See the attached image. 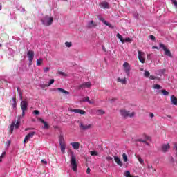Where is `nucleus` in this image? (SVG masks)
Listing matches in <instances>:
<instances>
[{"mask_svg":"<svg viewBox=\"0 0 177 177\" xmlns=\"http://www.w3.org/2000/svg\"><path fill=\"white\" fill-rule=\"evenodd\" d=\"M41 21L43 26H45L46 27H48L49 26H52V24L53 23V17L46 15L41 19Z\"/></svg>","mask_w":177,"mask_h":177,"instance_id":"f257e3e1","label":"nucleus"},{"mask_svg":"<svg viewBox=\"0 0 177 177\" xmlns=\"http://www.w3.org/2000/svg\"><path fill=\"white\" fill-rule=\"evenodd\" d=\"M78 166L77 165V158L74 156V153L71 152V168L74 172H77Z\"/></svg>","mask_w":177,"mask_h":177,"instance_id":"f03ea898","label":"nucleus"},{"mask_svg":"<svg viewBox=\"0 0 177 177\" xmlns=\"http://www.w3.org/2000/svg\"><path fill=\"white\" fill-rule=\"evenodd\" d=\"M28 107V102L26 100H22L21 102V109L22 110V117L26 115V111H27V109Z\"/></svg>","mask_w":177,"mask_h":177,"instance_id":"7ed1b4c3","label":"nucleus"},{"mask_svg":"<svg viewBox=\"0 0 177 177\" xmlns=\"http://www.w3.org/2000/svg\"><path fill=\"white\" fill-rule=\"evenodd\" d=\"M123 68L126 75H127V77H129V75H131V64L125 62L123 64Z\"/></svg>","mask_w":177,"mask_h":177,"instance_id":"20e7f679","label":"nucleus"},{"mask_svg":"<svg viewBox=\"0 0 177 177\" xmlns=\"http://www.w3.org/2000/svg\"><path fill=\"white\" fill-rule=\"evenodd\" d=\"M120 114L122 117H124V118L127 117H130V118H132L133 115H135V112H130L126 110H121Z\"/></svg>","mask_w":177,"mask_h":177,"instance_id":"39448f33","label":"nucleus"},{"mask_svg":"<svg viewBox=\"0 0 177 177\" xmlns=\"http://www.w3.org/2000/svg\"><path fill=\"white\" fill-rule=\"evenodd\" d=\"M92 87V82H86L78 86V89H89Z\"/></svg>","mask_w":177,"mask_h":177,"instance_id":"423d86ee","label":"nucleus"},{"mask_svg":"<svg viewBox=\"0 0 177 177\" xmlns=\"http://www.w3.org/2000/svg\"><path fill=\"white\" fill-rule=\"evenodd\" d=\"M138 59L140 60V63H145L146 60V57H145V52H142L140 50L138 51Z\"/></svg>","mask_w":177,"mask_h":177,"instance_id":"0eeeda50","label":"nucleus"},{"mask_svg":"<svg viewBox=\"0 0 177 177\" xmlns=\"http://www.w3.org/2000/svg\"><path fill=\"white\" fill-rule=\"evenodd\" d=\"M28 59L29 60V64H32V60H34V51L30 50L27 53Z\"/></svg>","mask_w":177,"mask_h":177,"instance_id":"6e6552de","label":"nucleus"},{"mask_svg":"<svg viewBox=\"0 0 177 177\" xmlns=\"http://www.w3.org/2000/svg\"><path fill=\"white\" fill-rule=\"evenodd\" d=\"M15 128L17 129L19 128V127H20V121H17V123L15 122H12L10 127V132L11 133H13V129H15Z\"/></svg>","mask_w":177,"mask_h":177,"instance_id":"1a4fd4ad","label":"nucleus"},{"mask_svg":"<svg viewBox=\"0 0 177 177\" xmlns=\"http://www.w3.org/2000/svg\"><path fill=\"white\" fill-rule=\"evenodd\" d=\"M34 135H35V131H32V132L29 133L28 135H26L24 140V143H27V142H28V140L32 139V138H34Z\"/></svg>","mask_w":177,"mask_h":177,"instance_id":"9d476101","label":"nucleus"},{"mask_svg":"<svg viewBox=\"0 0 177 177\" xmlns=\"http://www.w3.org/2000/svg\"><path fill=\"white\" fill-rule=\"evenodd\" d=\"M159 46L160 48H162L165 52V55H166V56H169L171 57V51L169 50H168L165 46L162 44H159Z\"/></svg>","mask_w":177,"mask_h":177,"instance_id":"9b49d317","label":"nucleus"},{"mask_svg":"<svg viewBox=\"0 0 177 177\" xmlns=\"http://www.w3.org/2000/svg\"><path fill=\"white\" fill-rule=\"evenodd\" d=\"M71 113H75L76 114L84 115L86 113L85 111L80 109H70Z\"/></svg>","mask_w":177,"mask_h":177,"instance_id":"f8f14e48","label":"nucleus"},{"mask_svg":"<svg viewBox=\"0 0 177 177\" xmlns=\"http://www.w3.org/2000/svg\"><path fill=\"white\" fill-rule=\"evenodd\" d=\"M100 6H101L102 9H110V5L107 1H102V3H100Z\"/></svg>","mask_w":177,"mask_h":177,"instance_id":"ddd939ff","label":"nucleus"},{"mask_svg":"<svg viewBox=\"0 0 177 177\" xmlns=\"http://www.w3.org/2000/svg\"><path fill=\"white\" fill-rule=\"evenodd\" d=\"M96 26H97V24H96V22L93 21H89L87 23V28H93L95 27H96Z\"/></svg>","mask_w":177,"mask_h":177,"instance_id":"4468645a","label":"nucleus"},{"mask_svg":"<svg viewBox=\"0 0 177 177\" xmlns=\"http://www.w3.org/2000/svg\"><path fill=\"white\" fill-rule=\"evenodd\" d=\"M91 127H92V124H84V123L80 124V128L83 131H86L87 129H90Z\"/></svg>","mask_w":177,"mask_h":177,"instance_id":"2eb2a0df","label":"nucleus"},{"mask_svg":"<svg viewBox=\"0 0 177 177\" xmlns=\"http://www.w3.org/2000/svg\"><path fill=\"white\" fill-rule=\"evenodd\" d=\"M39 120L40 122H41L44 125L43 127V129H49V124H48V123L45 120H44V119L39 118Z\"/></svg>","mask_w":177,"mask_h":177,"instance_id":"dca6fc26","label":"nucleus"},{"mask_svg":"<svg viewBox=\"0 0 177 177\" xmlns=\"http://www.w3.org/2000/svg\"><path fill=\"white\" fill-rule=\"evenodd\" d=\"M70 145L74 150H78L80 149V142H71Z\"/></svg>","mask_w":177,"mask_h":177,"instance_id":"f3484780","label":"nucleus"},{"mask_svg":"<svg viewBox=\"0 0 177 177\" xmlns=\"http://www.w3.org/2000/svg\"><path fill=\"white\" fill-rule=\"evenodd\" d=\"M171 147V146L169 145V144H164L162 146V151L164 153H166V151H168L169 149Z\"/></svg>","mask_w":177,"mask_h":177,"instance_id":"a211bd4d","label":"nucleus"},{"mask_svg":"<svg viewBox=\"0 0 177 177\" xmlns=\"http://www.w3.org/2000/svg\"><path fill=\"white\" fill-rule=\"evenodd\" d=\"M114 160L116 164H118V165H119L120 167H122V162L121 161V159H120L118 156H115Z\"/></svg>","mask_w":177,"mask_h":177,"instance_id":"6ab92c4d","label":"nucleus"},{"mask_svg":"<svg viewBox=\"0 0 177 177\" xmlns=\"http://www.w3.org/2000/svg\"><path fill=\"white\" fill-rule=\"evenodd\" d=\"M53 84H55V79H51V80H50L48 84H46V85H45V84H41V88H46V86H50V85H52Z\"/></svg>","mask_w":177,"mask_h":177,"instance_id":"aec40b11","label":"nucleus"},{"mask_svg":"<svg viewBox=\"0 0 177 177\" xmlns=\"http://www.w3.org/2000/svg\"><path fill=\"white\" fill-rule=\"evenodd\" d=\"M170 100L174 106H177V98L175 97V95H171L170 97Z\"/></svg>","mask_w":177,"mask_h":177,"instance_id":"412c9836","label":"nucleus"},{"mask_svg":"<svg viewBox=\"0 0 177 177\" xmlns=\"http://www.w3.org/2000/svg\"><path fill=\"white\" fill-rule=\"evenodd\" d=\"M55 91H58V92H60L61 93H65V95H70V92L62 88H57Z\"/></svg>","mask_w":177,"mask_h":177,"instance_id":"4be33fe9","label":"nucleus"},{"mask_svg":"<svg viewBox=\"0 0 177 177\" xmlns=\"http://www.w3.org/2000/svg\"><path fill=\"white\" fill-rule=\"evenodd\" d=\"M60 148H61V151L63 154H64V153H66V143H60L59 144Z\"/></svg>","mask_w":177,"mask_h":177,"instance_id":"5701e85b","label":"nucleus"},{"mask_svg":"<svg viewBox=\"0 0 177 177\" xmlns=\"http://www.w3.org/2000/svg\"><path fill=\"white\" fill-rule=\"evenodd\" d=\"M118 82H121L122 85H125L127 84V78L124 77L123 79H121L120 77H118L117 79Z\"/></svg>","mask_w":177,"mask_h":177,"instance_id":"b1692460","label":"nucleus"},{"mask_svg":"<svg viewBox=\"0 0 177 177\" xmlns=\"http://www.w3.org/2000/svg\"><path fill=\"white\" fill-rule=\"evenodd\" d=\"M17 9L19 10V12H21V13H24L26 12V9L20 5L17 6Z\"/></svg>","mask_w":177,"mask_h":177,"instance_id":"393cba45","label":"nucleus"},{"mask_svg":"<svg viewBox=\"0 0 177 177\" xmlns=\"http://www.w3.org/2000/svg\"><path fill=\"white\" fill-rule=\"evenodd\" d=\"M17 91L18 92V95L19 96L20 100H23V92H21V90L20 89V87H17Z\"/></svg>","mask_w":177,"mask_h":177,"instance_id":"a878e982","label":"nucleus"},{"mask_svg":"<svg viewBox=\"0 0 177 177\" xmlns=\"http://www.w3.org/2000/svg\"><path fill=\"white\" fill-rule=\"evenodd\" d=\"M100 19L102 20V23H104V24H105V26H108L111 28H113V26H111V24L107 22V21L104 20L102 17V19L100 18Z\"/></svg>","mask_w":177,"mask_h":177,"instance_id":"bb28decb","label":"nucleus"},{"mask_svg":"<svg viewBox=\"0 0 177 177\" xmlns=\"http://www.w3.org/2000/svg\"><path fill=\"white\" fill-rule=\"evenodd\" d=\"M164 73H165V69H160L156 71L157 75H160V77L164 75Z\"/></svg>","mask_w":177,"mask_h":177,"instance_id":"cd10ccee","label":"nucleus"},{"mask_svg":"<svg viewBox=\"0 0 177 177\" xmlns=\"http://www.w3.org/2000/svg\"><path fill=\"white\" fill-rule=\"evenodd\" d=\"M117 38H118L120 39V41L122 43V44H125V41H124V38L122 37V35H121L120 33H118L116 35Z\"/></svg>","mask_w":177,"mask_h":177,"instance_id":"c85d7f7f","label":"nucleus"},{"mask_svg":"<svg viewBox=\"0 0 177 177\" xmlns=\"http://www.w3.org/2000/svg\"><path fill=\"white\" fill-rule=\"evenodd\" d=\"M37 66H41V64H42V63H44V59L42 58H39L37 59Z\"/></svg>","mask_w":177,"mask_h":177,"instance_id":"c756f323","label":"nucleus"},{"mask_svg":"<svg viewBox=\"0 0 177 177\" xmlns=\"http://www.w3.org/2000/svg\"><path fill=\"white\" fill-rule=\"evenodd\" d=\"M96 114L97 115H103V114H104V111L102 109H98L96 111Z\"/></svg>","mask_w":177,"mask_h":177,"instance_id":"7c9ffc66","label":"nucleus"},{"mask_svg":"<svg viewBox=\"0 0 177 177\" xmlns=\"http://www.w3.org/2000/svg\"><path fill=\"white\" fill-rule=\"evenodd\" d=\"M153 89H158V90L162 89V86H161V85L160 84H155L153 85Z\"/></svg>","mask_w":177,"mask_h":177,"instance_id":"2f4dec72","label":"nucleus"},{"mask_svg":"<svg viewBox=\"0 0 177 177\" xmlns=\"http://www.w3.org/2000/svg\"><path fill=\"white\" fill-rule=\"evenodd\" d=\"M160 92L162 93L164 96H168L169 95V92L167 91V90H161Z\"/></svg>","mask_w":177,"mask_h":177,"instance_id":"473e14b6","label":"nucleus"},{"mask_svg":"<svg viewBox=\"0 0 177 177\" xmlns=\"http://www.w3.org/2000/svg\"><path fill=\"white\" fill-rule=\"evenodd\" d=\"M122 158L124 162H128V156H127V153H123Z\"/></svg>","mask_w":177,"mask_h":177,"instance_id":"72a5a7b5","label":"nucleus"},{"mask_svg":"<svg viewBox=\"0 0 177 177\" xmlns=\"http://www.w3.org/2000/svg\"><path fill=\"white\" fill-rule=\"evenodd\" d=\"M91 156H99V153L96 151H90Z\"/></svg>","mask_w":177,"mask_h":177,"instance_id":"f704fd0d","label":"nucleus"},{"mask_svg":"<svg viewBox=\"0 0 177 177\" xmlns=\"http://www.w3.org/2000/svg\"><path fill=\"white\" fill-rule=\"evenodd\" d=\"M5 156H6V152H3L0 156V162H2L3 158H5Z\"/></svg>","mask_w":177,"mask_h":177,"instance_id":"c9c22d12","label":"nucleus"},{"mask_svg":"<svg viewBox=\"0 0 177 177\" xmlns=\"http://www.w3.org/2000/svg\"><path fill=\"white\" fill-rule=\"evenodd\" d=\"M10 19H11V20H15V19H16V14H15V13H12V14H10Z\"/></svg>","mask_w":177,"mask_h":177,"instance_id":"e433bc0d","label":"nucleus"},{"mask_svg":"<svg viewBox=\"0 0 177 177\" xmlns=\"http://www.w3.org/2000/svg\"><path fill=\"white\" fill-rule=\"evenodd\" d=\"M137 158H138L139 162L141 163L142 165H143V164L145 163V160H143V159H142V158H140V156H138Z\"/></svg>","mask_w":177,"mask_h":177,"instance_id":"4c0bfd02","label":"nucleus"},{"mask_svg":"<svg viewBox=\"0 0 177 177\" xmlns=\"http://www.w3.org/2000/svg\"><path fill=\"white\" fill-rule=\"evenodd\" d=\"M144 75L146 78H147V77H150V73L147 71H145Z\"/></svg>","mask_w":177,"mask_h":177,"instance_id":"58836bf2","label":"nucleus"},{"mask_svg":"<svg viewBox=\"0 0 177 177\" xmlns=\"http://www.w3.org/2000/svg\"><path fill=\"white\" fill-rule=\"evenodd\" d=\"M124 42H129V44H131V42H132V39L129 38V37H127L126 39H124Z\"/></svg>","mask_w":177,"mask_h":177,"instance_id":"ea45409f","label":"nucleus"},{"mask_svg":"<svg viewBox=\"0 0 177 177\" xmlns=\"http://www.w3.org/2000/svg\"><path fill=\"white\" fill-rule=\"evenodd\" d=\"M65 45H66V48H71V46L73 44H71V42L66 41V42H65Z\"/></svg>","mask_w":177,"mask_h":177,"instance_id":"a19ab883","label":"nucleus"},{"mask_svg":"<svg viewBox=\"0 0 177 177\" xmlns=\"http://www.w3.org/2000/svg\"><path fill=\"white\" fill-rule=\"evenodd\" d=\"M124 176H125V177H131V172H129V171H127L124 173Z\"/></svg>","mask_w":177,"mask_h":177,"instance_id":"79ce46f5","label":"nucleus"},{"mask_svg":"<svg viewBox=\"0 0 177 177\" xmlns=\"http://www.w3.org/2000/svg\"><path fill=\"white\" fill-rule=\"evenodd\" d=\"M12 102H13L12 107H13L14 109H16V98H15V97H13V98H12Z\"/></svg>","mask_w":177,"mask_h":177,"instance_id":"37998d69","label":"nucleus"},{"mask_svg":"<svg viewBox=\"0 0 177 177\" xmlns=\"http://www.w3.org/2000/svg\"><path fill=\"white\" fill-rule=\"evenodd\" d=\"M61 143H64V138H63V136H59V145Z\"/></svg>","mask_w":177,"mask_h":177,"instance_id":"c03bdc74","label":"nucleus"},{"mask_svg":"<svg viewBox=\"0 0 177 177\" xmlns=\"http://www.w3.org/2000/svg\"><path fill=\"white\" fill-rule=\"evenodd\" d=\"M58 74L59 75H62L63 77H66L67 75L64 72L58 71Z\"/></svg>","mask_w":177,"mask_h":177,"instance_id":"a18cd8bd","label":"nucleus"},{"mask_svg":"<svg viewBox=\"0 0 177 177\" xmlns=\"http://www.w3.org/2000/svg\"><path fill=\"white\" fill-rule=\"evenodd\" d=\"M49 70H50V68H49V67H46V68H44V73L49 72Z\"/></svg>","mask_w":177,"mask_h":177,"instance_id":"49530a36","label":"nucleus"},{"mask_svg":"<svg viewBox=\"0 0 177 177\" xmlns=\"http://www.w3.org/2000/svg\"><path fill=\"white\" fill-rule=\"evenodd\" d=\"M138 142H142V143H145L147 146H149V142H147L146 140H138Z\"/></svg>","mask_w":177,"mask_h":177,"instance_id":"de8ad7c7","label":"nucleus"},{"mask_svg":"<svg viewBox=\"0 0 177 177\" xmlns=\"http://www.w3.org/2000/svg\"><path fill=\"white\" fill-rule=\"evenodd\" d=\"M33 114H35V115H38L39 114V111L38 110H35L33 111Z\"/></svg>","mask_w":177,"mask_h":177,"instance_id":"09e8293b","label":"nucleus"},{"mask_svg":"<svg viewBox=\"0 0 177 177\" xmlns=\"http://www.w3.org/2000/svg\"><path fill=\"white\" fill-rule=\"evenodd\" d=\"M10 143H11V141H10V140H8V141L6 142V147H9L10 146Z\"/></svg>","mask_w":177,"mask_h":177,"instance_id":"8fccbe9b","label":"nucleus"},{"mask_svg":"<svg viewBox=\"0 0 177 177\" xmlns=\"http://www.w3.org/2000/svg\"><path fill=\"white\" fill-rule=\"evenodd\" d=\"M106 159L107 161H113V158L111 156H108Z\"/></svg>","mask_w":177,"mask_h":177,"instance_id":"3c124183","label":"nucleus"},{"mask_svg":"<svg viewBox=\"0 0 177 177\" xmlns=\"http://www.w3.org/2000/svg\"><path fill=\"white\" fill-rule=\"evenodd\" d=\"M172 3L175 6L176 8H177V1L176 0H171Z\"/></svg>","mask_w":177,"mask_h":177,"instance_id":"603ef678","label":"nucleus"},{"mask_svg":"<svg viewBox=\"0 0 177 177\" xmlns=\"http://www.w3.org/2000/svg\"><path fill=\"white\" fill-rule=\"evenodd\" d=\"M149 38L151 41H154V39H156V37L151 35L149 36Z\"/></svg>","mask_w":177,"mask_h":177,"instance_id":"864d4df0","label":"nucleus"},{"mask_svg":"<svg viewBox=\"0 0 177 177\" xmlns=\"http://www.w3.org/2000/svg\"><path fill=\"white\" fill-rule=\"evenodd\" d=\"M149 80H156V76H153V75L149 76Z\"/></svg>","mask_w":177,"mask_h":177,"instance_id":"5fc2aeb1","label":"nucleus"},{"mask_svg":"<svg viewBox=\"0 0 177 177\" xmlns=\"http://www.w3.org/2000/svg\"><path fill=\"white\" fill-rule=\"evenodd\" d=\"M83 102H89V98L87 97L84 100H83Z\"/></svg>","mask_w":177,"mask_h":177,"instance_id":"6e6d98bb","label":"nucleus"},{"mask_svg":"<svg viewBox=\"0 0 177 177\" xmlns=\"http://www.w3.org/2000/svg\"><path fill=\"white\" fill-rule=\"evenodd\" d=\"M91 173V168L88 167L86 170V174H90Z\"/></svg>","mask_w":177,"mask_h":177,"instance_id":"4d7b16f0","label":"nucleus"},{"mask_svg":"<svg viewBox=\"0 0 177 177\" xmlns=\"http://www.w3.org/2000/svg\"><path fill=\"white\" fill-rule=\"evenodd\" d=\"M174 149L176 150V154L177 156V144L174 146Z\"/></svg>","mask_w":177,"mask_h":177,"instance_id":"13d9d810","label":"nucleus"},{"mask_svg":"<svg viewBox=\"0 0 177 177\" xmlns=\"http://www.w3.org/2000/svg\"><path fill=\"white\" fill-rule=\"evenodd\" d=\"M41 162H43L44 164H48V162H46V160H42Z\"/></svg>","mask_w":177,"mask_h":177,"instance_id":"bf43d9fd","label":"nucleus"},{"mask_svg":"<svg viewBox=\"0 0 177 177\" xmlns=\"http://www.w3.org/2000/svg\"><path fill=\"white\" fill-rule=\"evenodd\" d=\"M88 103H89V104H93L94 102L89 100V101H88Z\"/></svg>","mask_w":177,"mask_h":177,"instance_id":"052dcab7","label":"nucleus"},{"mask_svg":"<svg viewBox=\"0 0 177 177\" xmlns=\"http://www.w3.org/2000/svg\"><path fill=\"white\" fill-rule=\"evenodd\" d=\"M150 117L151 118H153V117H154V113H150Z\"/></svg>","mask_w":177,"mask_h":177,"instance_id":"680f3d73","label":"nucleus"},{"mask_svg":"<svg viewBox=\"0 0 177 177\" xmlns=\"http://www.w3.org/2000/svg\"><path fill=\"white\" fill-rule=\"evenodd\" d=\"M152 49H158V47H157V46H153L152 47Z\"/></svg>","mask_w":177,"mask_h":177,"instance_id":"e2e57ef3","label":"nucleus"},{"mask_svg":"<svg viewBox=\"0 0 177 177\" xmlns=\"http://www.w3.org/2000/svg\"><path fill=\"white\" fill-rule=\"evenodd\" d=\"M0 10H2V4H0Z\"/></svg>","mask_w":177,"mask_h":177,"instance_id":"0e129e2a","label":"nucleus"},{"mask_svg":"<svg viewBox=\"0 0 177 177\" xmlns=\"http://www.w3.org/2000/svg\"><path fill=\"white\" fill-rule=\"evenodd\" d=\"M167 117H168L169 118H171V116H169V115H167Z\"/></svg>","mask_w":177,"mask_h":177,"instance_id":"69168bd1","label":"nucleus"},{"mask_svg":"<svg viewBox=\"0 0 177 177\" xmlns=\"http://www.w3.org/2000/svg\"><path fill=\"white\" fill-rule=\"evenodd\" d=\"M2 46V44H0V48Z\"/></svg>","mask_w":177,"mask_h":177,"instance_id":"338daca9","label":"nucleus"},{"mask_svg":"<svg viewBox=\"0 0 177 177\" xmlns=\"http://www.w3.org/2000/svg\"><path fill=\"white\" fill-rule=\"evenodd\" d=\"M25 131H28V129H26Z\"/></svg>","mask_w":177,"mask_h":177,"instance_id":"774afa93","label":"nucleus"}]
</instances>
